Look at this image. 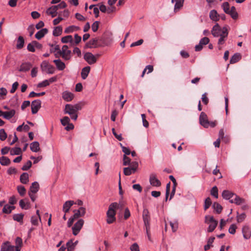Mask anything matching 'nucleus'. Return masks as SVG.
I'll return each instance as SVG.
<instances>
[{"instance_id":"nucleus-1","label":"nucleus","mask_w":251,"mask_h":251,"mask_svg":"<svg viewBox=\"0 0 251 251\" xmlns=\"http://www.w3.org/2000/svg\"><path fill=\"white\" fill-rule=\"evenodd\" d=\"M120 204L117 202L111 203L106 212V222L108 224L113 223L116 221V211L115 209L118 208Z\"/></svg>"},{"instance_id":"nucleus-2","label":"nucleus","mask_w":251,"mask_h":251,"mask_svg":"<svg viewBox=\"0 0 251 251\" xmlns=\"http://www.w3.org/2000/svg\"><path fill=\"white\" fill-rule=\"evenodd\" d=\"M222 7L224 11L226 14L229 15L233 19L236 20L238 18V14L234 6H233L230 8L228 2H225L222 3Z\"/></svg>"},{"instance_id":"nucleus-3","label":"nucleus","mask_w":251,"mask_h":251,"mask_svg":"<svg viewBox=\"0 0 251 251\" xmlns=\"http://www.w3.org/2000/svg\"><path fill=\"white\" fill-rule=\"evenodd\" d=\"M67 6L66 3L64 1H62L56 5L51 6L47 9L46 13L48 15H50L52 18L57 15V11L59 9H63Z\"/></svg>"},{"instance_id":"nucleus-4","label":"nucleus","mask_w":251,"mask_h":251,"mask_svg":"<svg viewBox=\"0 0 251 251\" xmlns=\"http://www.w3.org/2000/svg\"><path fill=\"white\" fill-rule=\"evenodd\" d=\"M59 55L65 60H69L72 57V52L68 50V47L67 45L63 46L62 50H59Z\"/></svg>"},{"instance_id":"nucleus-5","label":"nucleus","mask_w":251,"mask_h":251,"mask_svg":"<svg viewBox=\"0 0 251 251\" xmlns=\"http://www.w3.org/2000/svg\"><path fill=\"white\" fill-rule=\"evenodd\" d=\"M0 251H19V248L11 245L9 242L3 243L1 245Z\"/></svg>"},{"instance_id":"nucleus-6","label":"nucleus","mask_w":251,"mask_h":251,"mask_svg":"<svg viewBox=\"0 0 251 251\" xmlns=\"http://www.w3.org/2000/svg\"><path fill=\"white\" fill-rule=\"evenodd\" d=\"M84 223V222L83 219H79L72 227L73 234L75 236L78 234L83 226Z\"/></svg>"},{"instance_id":"nucleus-7","label":"nucleus","mask_w":251,"mask_h":251,"mask_svg":"<svg viewBox=\"0 0 251 251\" xmlns=\"http://www.w3.org/2000/svg\"><path fill=\"white\" fill-rule=\"evenodd\" d=\"M84 60L89 64L92 65L95 64L97 61V58L91 52H86L84 55Z\"/></svg>"},{"instance_id":"nucleus-8","label":"nucleus","mask_w":251,"mask_h":251,"mask_svg":"<svg viewBox=\"0 0 251 251\" xmlns=\"http://www.w3.org/2000/svg\"><path fill=\"white\" fill-rule=\"evenodd\" d=\"M200 123L201 126L205 128H207L209 126V122L208 120L207 116L206 114L202 112L199 118Z\"/></svg>"},{"instance_id":"nucleus-9","label":"nucleus","mask_w":251,"mask_h":251,"mask_svg":"<svg viewBox=\"0 0 251 251\" xmlns=\"http://www.w3.org/2000/svg\"><path fill=\"white\" fill-rule=\"evenodd\" d=\"M41 101L39 100H36L31 102V112L33 114L37 113L41 108Z\"/></svg>"},{"instance_id":"nucleus-10","label":"nucleus","mask_w":251,"mask_h":251,"mask_svg":"<svg viewBox=\"0 0 251 251\" xmlns=\"http://www.w3.org/2000/svg\"><path fill=\"white\" fill-rule=\"evenodd\" d=\"M143 219L146 228H150V217L148 210L144 209L143 212Z\"/></svg>"},{"instance_id":"nucleus-11","label":"nucleus","mask_w":251,"mask_h":251,"mask_svg":"<svg viewBox=\"0 0 251 251\" xmlns=\"http://www.w3.org/2000/svg\"><path fill=\"white\" fill-rule=\"evenodd\" d=\"M228 35V31L226 27H224L222 28V33L221 35H220V38L219 39L218 44L220 46L221 45H223L226 41V38Z\"/></svg>"},{"instance_id":"nucleus-12","label":"nucleus","mask_w":251,"mask_h":251,"mask_svg":"<svg viewBox=\"0 0 251 251\" xmlns=\"http://www.w3.org/2000/svg\"><path fill=\"white\" fill-rule=\"evenodd\" d=\"M150 183L153 186L159 187L161 185V182L157 178L155 174L152 173L150 176Z\"/></svg>"},{"instance_id":"nucleus-13","label":"nucleus","mask_w":251,"mask_h":251,"mask_svg":"<svg viewBox=\"0 0 251 251\" xmlns=\"http://www.w3.org/2000/svg\"><path fill=\"white\" fill-rule=\"evenodd\" d=\"M230 202L239 205L245 203V200L235 194V196H234L232 200H230Z\"/></svg>"},{"instance_id":"nucleus-14","label":"nucleus","mask_w":251,"mask_h":251,"mask_svg":"<svg viewBox=\"0 0 251 251\" xmlns=\"http://www.w3.org/2000/svg\"><path fill=\"white\" fill-rule=\"evenodd\" d=\"M211 33L213 36L219 37L222 34V29H221L220 25L217 24L213 27Z\"/></svg>"},{"instance_id":"nucleus-15","label":"nucleus","mask_w":251,"mask_h":251,"mask_svg":"<svg viewBox=\"0 0 251 251\" xmlns=\"http://www.w3.org/2000/svg\"><path fill=\"white\" fill-rule=\"evenodd\" d=\"M75 214L73 215L76 219L80 217H83L86 213V209L83 207H80L78 210L74 211Z\"/></svg>"},{"instance_id":"nucleus-16","label":"nucleus","mask_w":251,"mask_h":251,"mask_svg":"<svg viewBox=\"0 0 251 251\" xmlns=\"http://www.w3.org/2000/svg\"><path fill=\"white\" fill-rule=\"evenodd\" d=\"M242 233L245 239H249L251 236V231L248 226H244L242 227Z\"/></svg>"},{"instance_id":"nucleus-17","label":"nucleus","mask_w":251,"mask_h":251,"mask_svg":"<svg viewBox=\"0 0 251 251\" xmlns=\"http://www.w3.org/2000/svg\"><path fill=\"white\" fill-rule=\"evenodd\" d=\"M222 196L224 199L229 200H232L234 196H235V193H233L228 190H224L222 192Z\"/></svg>"},{"instance_id":"nucleus-18","label":"nucleus","mask_w":251,"mask_h":251,"mask_svg":"<svg viewBox=\"0 0 251 251\" xmlns=\"http://www.w3.org/2000/svg\"><path fill=\"white\" fill-rule=\"evenodd\" d=\"M184 0H172V2H175L174 6V11L177 12L179 11L183 5Z\"/></svg>"},{"instance_id":"nucleus-19","label":"nucleus","mask_w":251,"mask_h":251,"mask_svg":"<svg viewBox=\"0 0 251 251\" xmlns=\"http://www.w3.org/2000/svg\"><path fill=\"white\" fill-rule=\"evenodd\" d=\"M64 112L65 114L69 115H72L76 113L73 105L71 104H66L65 105Z\"/></svg>"},{"instance_id":"nucleus-20","label":"nucleus","mask_w":251,"mask_h":251,"mask_svg":"<svg viewBox=\"0 0 251 251\" xmlns=\"http://www.w3.org/2000/svg\"><path fill=\"white\" fill-rule=\"evenodd\" d=\"M62 98L66 101H70L73 99L74 95L68 91H64L62 93Z\"/></svg>"},{"instance_id":"nucleus-21","label":"nucleus","mask_w":251,"mask_h":251,"mask_svg":"<svg viewBox=\"0 0 251 251\" xmlns=\"http://www.w3.org/2000/svg\"><path fill=\"white\" fill-rule=\"evenodd\" d=\"M74 204L73 201H66L63 204V211L66 213L69 212L71 207Z\"/></svg>"},{"instance_id":"nucleus-22","label":"nucleus","mask_w":251,"mask_h":251,"mask_svg":"<svg viewBox=\"0 0 251 251\" xmlns=\"http://www.w3.org/2000/svg\"><path fill=\"white\" fill-rule=\"evenodd\" d=\"M55 63L57 69L59 71H62L65 68V64L60 59H55L53 61Z\"/></svg>"},{"instance_id":"nucleus-23","label":"nucleus","mask_w":251,"mask_h":251,"mask_svg":"<svg viewBox=\"0 0 251 251\" xmlns=\"http://www.w3.org/2000/svg\"><path fill=\"white\" fill-rule=\"evenodd\" d=\"M48 32V30L47 28H43L36 33L35 37L38 40H40L47 34Z\"/></svg>"},{"instance_id":"nucleus-24","label":"nucleus","mask_w":251,"mask_h":251,"mask_svg":"<svg viewBox=\"0 0 251 251\" xmlns=\"http://www.w3.org/2000/svg\"><path fill=\"white\" fill-rule=\"evenodd\" d=\"M31 64L29 62L23 63L21 64L19 71L20 72H27L31 68Z\"/></svg>"},{"instance_id":"nucleus-25","label":"nucleus","mask_w":251,"mask_h":251,"mask_svg":"<svg viewBox=\"0 0 251 251\" xmlns=\"http://www.w3.org/2000/svg\"><path fill=\"white\" fill-rule=\"evenodd\" d=\"M220 15L215 10H212L209 13V17L213 21L217 22L219 20Z\"/></svg>"},{"instance_id":"nucleus-26","label":"nucleus","mask_w":251,"mask_h":251,"mask_svg":"<svg viewBox=\"0 0 251 251\" xmlns=\"http://www.w3.org/2000/svg\"><path fill=\"white\" fill-rule=\"evenodd\" d=\"M90 71V67L89 66H86L82 69L81 72V77L83 79H85L88 75V74Z\"/></svg>"},{"instance_id":"nucleus-27","label":"nucleus","mask_w":251,"mask_h":251,"mask_svg":"<svg viewBox=\"0 0 251 251\" xmlns=\"http://www.w3.org/2000/svg\"><path fill=\"white\" fill-rule=\"evenodd\" d=\"M39 185L37 182L35 181L32 183L29 192H31L32 193H36L39 191Z\"/></svg>"},{"instance_id":"nucleus-28","label":"nucleus","mask_w":251,"mask_h":251,"mask_svg":"<svg viewBox=\"0 0 251 251\" xmlns=\"http://www.w3.org/2000/svg\"><path fill=\"white\" fill-rule=\"evenodd\" d=\"M30 150L33 151L37 152L40 151L39 143L37 141L32 142L30 144Z\"/></svg>"},{"instance_id":"nucleus-29","label":"nucleus","mask_w":251,"mask_h":251,"mask_svg":"<svg viewBox=\"0 0 251 251\" xmlns=\"http://www.w3.org/2000/svg\"><path fill=\"white\" fill-rule=\"evenodd\" d=\"M241 58V55L239 53H236L230 58V63L234 64L239 61Z\"/></svg>"},{"instance_id":"nucleus-30","label":"nucleus","mask_w":251,"mask_h":251,"mask_svg":"<svg viewBox=\"0 0 251 251\" xmlns=\"http://www.w3.org/2000/svg\"><path fill=\"white\" fill-rule=\"evenodd\" d=\"M15 114V110L12 109L8 111L4 112L3 117L7 120H9L14 116Z\"/></svg>"},{"instance_id":"nucleus-31","label":"nucleus","mask_w":251,"mask_h":251,"mask_svg":"<svg viewBox=\"0 0 251 251\" xmlns=\"http://www.w3.org/2000/svg\"><path fill=\"white\" fill-rule=\"evenodd\" d=\"M29 181L28 174L27 173H23L20 176V181L23 184H27Z\"/></svg>"},{"instance_id":"nucleus-32","label":"nucleus","mask_w":251,"mask_h":251,"mask_svg":"<svg viewBox=\"0 0 251 251\" xmlns=\"http://www.w3.org/2000/svg\"><path fill=\"white\" fill-rule=\"evenodd\" d=\"M11 163L10 160L6 156H2L0 157V163L2 166H8Z\"/></svg>"},{"instance_id":"nucleus-33","label":"nucleus","mask_w":251,"mask_h":251,"mask_svg":"<svg viewBox=\"0 0 251 251\" xmlns=\"http://www.w3.org/2000/svg\"><path fill=\"white\" fill-rule=\"evenodd\" d=\"M25 40L22 36H19L18 38L16 48L17 49H21L23 48L24 46Z\"/></svg>"},{"instance_id":"nucleus-34","label":"nucleus","mask_w":251,"mask_h":251,"mask_svg":"<svg viewBox=\"0 0 251 251\" xmlns=\"http://www.w3.org/2000/svg\"><path fill=\"white\" fill-rule=\"evenodd\" d=\"M61 42L63 43H70L71 44L73 43V38L72 35H67L64 37H63L61 38Z\"/></svg>"},{"instance_id":"nucleus-35","label":"nucleus","mask_w":251,"mask_h":251,"mask_svg":"<svg viewBox=\"0 0 251 251\" xmlns=\"http://www.w3.org/2000/svg\"><path fill=\"white\" fill-rule=\"evenodd\" d=\"M10 152L11 155H19L22 153V150L19 147H15L10 149Z\"/></svg>"},{"instance_id":"nucleus-36","label":"nucleus","mask_w":251,"mask_h":251,"mask_svg":"<svg viewBox=\"0 0 251 251\" xmlns=\"http://www.w3.org/2000/svg\"><path fill=\"white\" fill-rule=\"evenodd\" d=\"M62 33V28L61 26H56L53 30L52 34L54 36H58Z\"/></svg>"},{"instance_id":"nucleus-37","label":"nucleus","mask_w":251,"mask_h":251,"mask_svg":"<svg viewBox=\"0 0 251 251\" xmlns=\"http://www.w3.org/2000/svg\"><path fill=\"white\" fill-rule=\"evenodd\" d=\"M24 215L22 213L14 214L13 219L14 221H17L20 223H23V220Z\"/></svg>"},{"instance_id":"nucleus-38","label":"nucleus","mask_w":251,"mask_h":251,"mask_svg":"<svg viewBox=\"0 0 251 251\" xmlns=\"http://www.w3.org/2000/svg\"><path fill=\"white\" fill-rule=\"evenodd\" d=\"M15 207L10 206L8 204H5L2 209V212L6 214H9L11 212L12 209H14Z\"/></svg>"},{"instance_id":"nucleus-39","label":"nucleus","mask_w":251,"mask_h":251,"mask_svg":"<svg viewBox=\"0 0 251 251\" xmlns=\"http://www.w3.org/2000/svg\"><path fill=\"white\" fill-rule=\"evenodd\" d=\"M218 225V221L217 220L209 224L207 232H211L214 231Z\"/></svg>"},{"instance_id":"nucleus-40","label":"nucleus","mask_w":251,"mask_h":251,"mask_svg":"<svg viewBox=\"0 0 251 251\" xmlns=\"http://www.w3.org/2000/svg\"><path fill=\"white\" fill-rule=\"evenodd\" d=\"M19 205L22 209H28L29 208V203L28 202H25L24 200H20Z\"/></svg>"},{"instance_id":"nucleus-41","label":"nucleus","mask_w":251,"mask_h":251,"mask_svg":"<svg viewBox=\"0 0 251 251\" xmlns=\"http://www.w3.org/2000/svg\"><path fill=\"white\" fill-rule=\"evenodd\" d=\"M213 208L217 213H220L222 210V206L217 202H214L212 205Z\"/></svg>"},{"instance_id":"nucleus-42","label":"nucleus","mask_w":251,"mask_h":251,"mask_svg":"<svg viewBox=\"0 0 251 251\" xmlns=\"http://www.w3.org/2000/svg\"><path fill=\"white\" fill-rule=\"evenodd\" d=\"M210 194L215 198L217 199L218 198V190L216 186L212 187L210 191Z\"/></svg>"},{"instance_id":"nucleus-43","label":"nucleus","mask_w":251,"mask_h":251,"mask_svg":"<svg viewBox=\"0 0 251 251\" xmlns=\"http://www.w3.org/2000/svg\"><path fill=\"white\" fill-rule=\"evenodd\" d=\"M17 190L18 193L21 196H24L25 194V188L24 186L22 185L18 186Z\"/></svg>"},{"instance_id":"nucleus-44","label":"nucleus","mask_w":251,"mask_h":251,"mask_svg":"<svg viewBox=\"0 0 251 251\" xmlns=\"http://www.w3.org/2000/svg\"><path fill=\"white\" fill-rule=\"evenodd\" d=\"M15 244L16 246H14L18 247L19 251H20L21 248L23 245V241L22 238L19 237H17L15 240Z\"/></svg>"},{"instance_id":"nucleus-45","label":"nucleus","mask_w":251,"mask_h":251,"mask_svg":"<svg viewBox=\"0 0 251 251\" xmlns=\"http://www.w3.org/2000/svg\"><path fill=\"white\" fill-rule=\"evenodd\" d=\"M212 201L209 197L207 198L204 201V209L205 210H207L211 205Z\"/></svg>"},{"instance_id":"nucleus-46","label":"nucleus","mask_w":251,"mask_h":251,"mask_svg":"<svg viewBox=\"0 0 251 251\" xmlns=\"http://www.w3.org/2000/svg\"><path fill=\"white\" fill-rule=\"evenodd\" d=\"M45 94V92H42L41 93H37L34 92V91H32L30 93V94L28 95V97L29 98H33V97H40V96H43Z\"/></svg>"},{"instance_id":"nucleus-47","label":"nucleus","mask_w":251,"mask_h":251,"mask_svg":"<svg viewBox=\"0 0 251 251\" xmlns=\"http://www.w3.org/2000/svg\"><path fill=\"white\" fill-rule=\"evenodd\" d=\"M97 38H94L90 40L88 43H86V46L87 48H91L92 46L95 45L98 42Z\"/></svg>"},{"instance_id":"nucleus-48","label":"nucleus","mask_w":251,"mask_h":251,"mask_svg":"<svg viewBox=\"0 0 251 251\" xmlns=\"http://www.w3.org/2000/svg\"><path fill=\"white\" fill-rule=\"evenodd\" d=\"M216 221L213 216L206 215L205 216V223L209 224Z\"/></svg>"},{"instance_id":"nucleus-49","label":"nucleus","mask_w":251,"mask_h":251,"mask_svg":"<svg viewBox=\"0 0 251 251\" xmlns=\"http://www.w3.org/2000/svg\"><path fill=\"white\" fill-rule=\"evenodd\" d=\"M66 246L68 251H73L75 247V243H74L72 241L68 242L66 244Z\"/></svg>"},{"instance_id":"nucleus-50","label":"nucleus","mask_w":251,"mask_h":251,"mask_svg":"<svg viewBox=\"0 0 251 251\" xmlns=\"http://www.w3.org/2000/svg\"><path fill=\"white\" fill-rule=\"evenodd\" d=\"M32 162L31 161L28 160L26 162V163L23 165L22 168V170L23 171H27L31 167Z\"/></svg>"},{"instance_id":"nucleus-51","label":"nucleus","mask_w":251,"mask_h":251,"mask_svg":"<svg viewBox=\"0 0 251 251\" xmlns=\"http://www.w3.org/2000/svg\"><path fill=\"white\" fill-rule=\"evenodd\" d=\"M7 138V134L4 129H0V140L1 141L5 140Z\"/></svg>"},{"instance_id":"nucleus-52","label":"nucleus","mask_w":251,"mask_h":251,"mask_svg":"<svg viewBox=\"0 0 251 251\" xmlns=\"http://www.w3.org/2000/svg\"><path fill=\"white\" fill-rule=\"evenodd\" d=\"M246 215L245 213H243L240 215H238L237 216V221L238 223L242 222L246 218Z\"/></svg>"},{"instance_id":"nucleus-53","label":"nucleus","mask_w":251,"mask_h":251,"mask_svg":"<svg viewBox=\"0 0 251 251\" xmlns=\"http://www.w3.org/2000/svg\"><path fill=\"white\" fill-rule=\"evenodd\" d=\"M133 172L132 169L130 167H126L124 168V174L126 176H130Z\"/></svg>"},{"instance_id":"nucleus-54","label":"nucleus","mask_w":251,"mask_h":251,"mask_svg":"<svg viewBox=\"0 0 251 251\" xmlns=\"http://www.w3.org/2000/svg\"><path fill=\"white\" fill-rule=\"evenodd\" d=\"M38 220H39V217H36L35 216H32L31 217L30 222L32 225L38 226Z\"/></svg>"},{"instance_id":"nucleus-55","label":"nucleus","mask_w":251,"mask_h":251,"mask_svg":"<svg viewBox=\"0 0 251 251\" xmlns=\"http://www.w3.org/2000/svg\"><path fill=\"white\" fill-rule=\"evenodd\" d=\"M60 121H61V124L63 126H65L67 124H68L69 123H70V119L68 117L65 116L63 119H61Z\"/></svg>"},{"instance_id":"nucleus-56","label":"nucleus","mask_w":251,"mask_h":251,"mask_svg":"<svg viewBox=\"0 0 251 251\" xmlns=\"http://www.w3.org/2000/svg\"><path fill=\"white\" fill-rule=\"evenodd\" d=\"M236 228L237 226L235 224H232L228 229L229 233L231 234H234L235 233Z\"/></svg>"},{"instance_id":"nucleus-57","label":"nucleus","mask_w":251,"mask_h":251,"mask_svg":"<svg viewBox=\"0 0 251 251\" xmlns=\"http://www.w3.org/2000/svg\"><path fill=\"white\" fill-rule=\"evenodd\" d=\"M130 159L126 155L123 156V165L124 166L129 165L130 164Z\"/></svg>"},{"instance_id":"nucleus-58","label":"nucleus","mask_w":251,"mask_h":251,"mask_svg":"<svg viewBox=\"0 0 251 251\" xmlns=\"http://www.w3.org/2000/svg\"><path fill=\"white\" fill-rule=\"evenodd\" d=\"M129 165H130V168L132 169L133 172L135 173L138 167V162L136 161L132 162Z\"/></svg>"},{"instance_id":"nucleus-59","label":"nucleus","mask_w":251,"mask_h":251,"mask_svg":"<svg viewBox=\"0 0 251 251\" xmlns=\"http://www.w3.org/2000/svg\"><path fill=\"white\" fill-rule=\"evenodd\" d=\"M74 109L76 113H77V111L80 110L83 106V104L81 103H76L75 104L73 105Z\"/></svg>"},{"instance_id":"nucleus-60","label":"nucleus","mask_w":251,"mask_h":251,"mask_svg":"<svg viewBox=\"0 0 251 251\" xmlns=\"http://www.w3.org/2000/svg\"><path fill=\"white\" fill-rule=\"evenodd\" d=\"M209 42V39L207 37H203L201 39L200 41V44H201L202 46L207 45Z\"/></svg>"},{"instance_id":"nucleus-61","label":"nucleus","mask_w":251,"mask_h":251,"mask_svg":"<svg viewBox=\"0 0 251 251\" xmlns=\"http://www.w3.org/2000/svg\"><path fill=\"white\" fill-rule=\"evenodd\" d=\"M99 22L96 21L92 25V29L93 32H96L99 28Z\"/></svg>"},{"instance_id":"nucleus-62","label":"nucleus","mask_w":251,"mask_h":251,"mask_svg":"<svg viewBox=\"0 0 251 251\" xmlns=\"http://www.w3.org/2000/svg\"><path fill=\"white\" fill-rule=\"evenodd\" d=\"M7 93V90L5 88H0V98L3 99V97L6 96Z\"/></svg>"},{"instance_id":"nucleus-63","label":"nucleus","mask_w":251,"mask_h":251,"mask_svg":"<svg viewBox=\"0 0 251 251\" xmlns=\"http://www.w3.org/2000/svg\"><path fill=\"white\" fill-rule=\"evenodd\" d=\"M27 49L29 51L34 52L35 51L34 46L33 44V41L28 44L27 46Z\"/></svg>"},{"instance_id":"nucleus-64","label":"nucleus","mask_w":251,"mask_h":251,"mask_svg":"<svg viewBox=\"0 0 251 251\" xmlns=\"http://www.w3.org/2000/svg\"><path fill=\"white\" fill-rule=\"evenodd\" d=\"M130 250L131 251H139V246L138 245L135 243L134 244H133L130 248Z\"/></svg>"}]
</instances>
